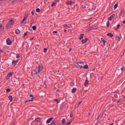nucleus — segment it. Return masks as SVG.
<instances>
[{
  "label": "nucleus",
  "mask_w": 125,
  "mask_h": 125,
  "mask_svg": "<svg viewBox=\"0 0 125 125\" xmlns=\"http://www.w3.org/2000/svg\"><path fill=\"white\" fill-rule=\"evenodd\" d=\"M42 70V64H40L39 65V67L38 68H36L35 70L33 71L32 72L33 75H38L39 74L41 73V72Z\"/></svg>",
  "instance_id": "obj_1"
},
{
  "label": "nucleus",
  "mask_w": 125,
  "mask_h": 125,
  "mask_svg": "<svg viewBox=\"0 0 125 125\" xmlns=\"http://www.w3.org/2000/svg\"><path fill=\"white\" fill-rule=\"evenodd\" d=\"M74 66H75V67H76V68L81 69L83 67V62H76L74 64Z\"/></svg>",
  "instance_id": "obj_2"
},
{
  "label": "nucleus",
  "mask_w": 125,
  "mask_h": 125,
  "mask_svg": "<svg viewBox=\"0 0 125 125\" xmlns=\"http://www.w3.org/2000/svg\"><path fill=\"white\" fill-rule=\"evenodd\" d=\"M13 24H14V21H13V20L9 21L8 24L6 25L7 29H9V28H11V27L13 26Z\"/></svg>",
  "instance_id": "obj_3"
},
{
  "label": "nucleus",
  "mask_w": 125,
  "mask_h": 125,
  "mask_svg": "<svg viewBox=\"0 0 125 125\" xmlns=\"http://www.w3.org/2000/svg\"><path fill=\"white\" fill-rule=\"evenodd\" d=\"M53 120H54V117H51L50 118H49V119H48L47 121H46V124H50V123H51L52 121Z\"/></svg>",
  "instance_id": "obj_4"
},
{
  "label": "nucleus",
  "mask_w": 125,
  "mask_h": 125,
  "mask_svg": "<svg viewBox=\"0 0 125 125\" xmlns=\"http://www.w3.org/2000/svg\"><path fill=\"white\" fill-rule=\"evenodd\" d=\"M87 41H88V38H86L85 39H82L81 42L83 43V44L86 42H87Z\"/></svg>",
  "instance_id": "obj_5"
},
{
  "label": "nucleus",
  "mask_w": 125,
  "mask_h": 125,
  "mask_svg": "<svg viewBox=\"0 0 125 125\" xmlns=\"http://www.w3.org/2000/svg\"><path fill=\"white\" fill-rule=\"evenodd\" d=\"M114 17H115V14H113L111 16H110V17H109L108 19V21H111L114 19Z\"/></svg>",
  "instance_id": "obj_6"
},
{
  "label": "nucleus",
  "mask_w": 125,
  "mask_h": 125,
  "mask_svg": "<svg viewBox=\"0 0 125 125\" xmlns=\"http://www.w3.org/2000/svg\"><path fill=\"white\" fill-rule=\"evenodd\" d=\"M101 41L103 42V45H102V46L103 47H104V46H105V43L106 42L104 39V38H101Z\"/></svg>",
  "instance_id": "obj_7"
},
{
  "label": "nucleus",
  "mask_w": 125,
  "mask_h": 125,
  "mask_svg": "<svg viewBox=\"0 0 125 125\" xmlns=\"http://www.w3.org/2000/svg\"><path fill=\"white\" fill-rule=\"evenodd\" d=\"M6 43L7 44H8V45H10L12 43V42L10 40L8 39L6 41Z\"/></svg>",
  "instance_id": "obj_8"
},
{
  "label": "nucleus",
  "mask_w": 125,
  "mask_h": 125,
  "mask_svg": "<svg viewBox=\"0 0 125 125\" xmlns=\"http://www.w3.org/2000/svg\"><path fill=\"white\" fill-rule=\"evenodd\" d=\"M4 30V27L1 24H0V31L2 32Z\"/></svg>",
  "instance_id": "obj_9"
},
{
  "label": "nucleus",
  "mask_w": 125,
  "mask_h": 125,
  "mask_svg": "<svg viewBox=\"0 0 125 125\" xmlns=\"http://www.w3.org/2000/svg\"><path fill=\"white\" fill-rule=\"evenodd\" d=\"M84 34H81L80 36L79 37V40H83V36Z\"/></svg>",
  "instance_id": "obj_10"
},
{
  "label": "nucleus",
  "mask_w": 125,
  "mask_h": 125,
  "mask_svg": "<svg viewBox=\"0 0 125 125\" xmlns=\"http://www.w3.org/2000/svg\"><path fill=\"white\" fill-rule=\"evenodd\" d=\"M18 61H19L18 60L17 61H13L12 62V65H14V66H15V65H16V64L18 63Z\"/></svg>",
  "instance_id": "obj_11"
},
{
  "label": "nucleus",
  "mask_w": 125,
  "mask_h": 125,
  "mask_svg": "<svg viewBox=\"0 0 125 125\" xmlns=\"http://www.w3.org/2000/svg\"><path fill=\"white\" fill-rule=\"evenodd\" d=\"M74 2L71 0L68 2L67 4H68V5H72V4H74Z\"/></svg>",
  "instance_id": "obj_12"
},
{
  "label": "nucleus",
  "mask_w": 125,
  "mask_h": 125,
  "mask_svg": "<svg viewBox=\"0 0 125 125\" xmlns=\"http://www.w3.org/2000/svg\"><path fill=\"white\" fill-rule=\"evenodd\" d=\"M88 83H89L88 80H85V83H84L85 86H87V85H88Z\"/></svg>",
  "instance_id": "obj_13"
},
{
  "label": "nucleus",
  "mask_w": 125,
  "mask_h": 125,
  "mask_svg": "<svg viewBox=\"0 0 125 125\" xmlns=\"http://www.w3.org/2000/svg\"><path fill=\"white\" fill-rule=\"evenodd\" d=\"M107 36H108V37H110V38H113V37H114V35H113V34L111 33H108L107 34Z\"/></svg>",
  "instance_id": "obj_14"
},
{
  "label": "nucleus",
  "mask_w": 125,
  "mask_h": 125,
  "mask_svg": "<svg viewBox=\"0 0 125 125\" xmlns=\"http://www.w3.org/2000/svg\"><path fill=\"white\" fill-rule=\"evenodd\" d=\"M55 123H56V120L54 119L51 123V125H56V124H55Z\"/></svg>",
  "instance_id": "obj_15"
},
{
  "label": "nucleus",
  "mask_w": 125,
  "mask_h": 125,
  "mask_svg": "<svg viewBox=\"0 0 125 125\" xmlns=\"http://www.w3.org/2000/svg\"><path fill=\"white\" fill-rule=\"evenodd\" d=\"M13 75V72H10L7 75L8 78H10Z\"/></svg>",
  "instance_id": "obj_16"
},
{
  "label": "nucleus",
  "mask_w": 125,
  "mask_h": 125,
  "mask_svg": "<svg viewBox=\"0 0 125 125\" xmlns=\"http://www.w3.org/2000/svg\"><path fill=\"white\" fill-rule=\"evenodd\" d=\"M77 91V88H73L72 90V93H75Z\"/></svg>",
  "instance_id": "obj_17"
},
{
  "label": "nucleus",
  "mask_w": 125,
  "mask_h": 125,
  "mask_svg": "<svg viewBox=\"0 0 125 125\" xmlns=\"http://www.w3.org/2000/svg\"><path fill=\"white\" fill-rule=\"evenodd\" d=\"M8 98H9L10 102H11L12 101V100H13V98L12 96H9L8 97Z\"/></svg>",
  "instance_id": "obj_18"
},
{
  "label": "nucleus",
  "mask_w": 125,
  "mask_h": 125,
  "mask_svg": "<svg viewBox=\"0 0 125 125\" xmlns=\"http://www.w3.org/2000/svg\"><path fill=\"white\" fill-rule=\"evenodd\" d=\"M66 123V119H63L62 121V125H65V123Z\"/></svg>",
  "instance_id": "obj_19"
},
{
  "label": "nucleus",
  "mask_w": 125,
  "mask_h": 125,
  "mask_svg": "<svg viewBox=\"0 0 125 125\" xmlns=\"http://www.w3.org/2000/svg\"><path fill=\"white\" fill-rule=\"evenodd\" d=\"M106 27H107V28H109V27H110V21H107Z\"/></svg>",
  "instance_id": "obj_20"
},
{
  "label": "nucleus",
  "mask_w": 125,
  "mask_h": 125,
  "mask_svg": "<svg viewBox=\"0 0 125 125\" xmlns=\"http://www.w3.org/2000/svg\"><path fill=\"white\" fill-rule=\"evenodd\" d=\"M124 14H125V10L122 9L121 11L120 15H124Z\"/></svg>",
  "instance_id": "obj_21"
},
{
  "label": "nucleus",
  "mask_w": 125,
  "mask_h": 125,
  "mask_svg": "<svg viewBox=\"0 0 125 125\" xmlns=\"http://www.w3.org/2000/svg\"><path fill=\"white\" fill-rule=\"evenodd\" d=\"M15 32L16 34H17V35H19L20 34V30H19V29H17Z\"/></svg>",
  "instance_id": "obj_22"
},
{
  "label": "nucleus",
  "mask_w": 125,
  "mask_h": 125,
  "mask_svg": "<svg viewBox=\"0 0 125 125\" xmlns=\"http://www.w3.org/2000/svg\"><path fill=\"white\" fill-rule=\"evenodd\" d=\"M25 19H23V20L21 21V22L20 23L21 24V26H22V25H23V24H24V21H25Z\"/></svg>",
  "instance_id": "obj_23"
},
{
  "label": "nucleus",
  "mask_w": 125,
  "mask_h": 125,
  "mask_svg": "<svg viewBox=\"0 0 125 125\" xmlns=\"http://www.w3.org/2000/svg\"><path fill=\"white\" fill-rule=\"evenodd\" d=\"M35 122H41V118H37L35 119Z\"/></svg>",
  "instance_id": "obj_24"
},
{
  "label": "nucleus",
  "mask_w": 125,
  "mask_h": 125,
  "mask_svg": "<svg viewBox=\"0 0 125 125\" xmlns=\"http://www.w3.org/2000/svg\"><path fill=\"white\" fill-rule=\"evenodd\" d=\"M117 7H118V3L115 4V5L113 7V8H114V9H117Z\"/></svg>",
  "instance_id": "obj_25"
},
{
  "label": "nucleus",
  "mask_w": 125,
  "mask_h": 125,
  "mask_svg": "<svg viewBox=\"0 0 125 125\" xmlns=\"http://www.w3.org/2000/svg\"><path fill=\"white\" fill-rule=\"evenodd\" d=\"M28 16H29V15L28 14H26L25 15V17H24V19H25L26 20H27V18H28Z\"/></svg>",
  "instance_id": "obj_26"
},
{
  "label": "nucleus",
  "mask_w": 125,
  "mask_h": 125,
  "mask_svg": "<svg viewBox=\"0 0 125 125\" xmlns=\"http://www.w3.org/2000/svg\"><path fill=\"white\" fill-rule=\"evenodd\" d=\"M70 85L71 86H74V85H75V83L74 82H71L70 83Z\"/></svg>",
  "instance_id": "obj_27"
},
{
  "label": "nucleus",
  "mask_w": 125,
  "mask_h": 125,
  "mask_svg": "<svg viewBox=\"0 0 125 125\" xmlns=\"http://www.w3.org/2000/svg\"><path fill=\"white\" fill-rule=\"evenodd\" d=\"M54 101H56V102H57V103H60V100H58L56 99H54Z\"/></svg>",
  "instance_id": "obj_28"
},
{
  "label": "nucleus",
  "mask_w": 125,
  "mask_h": 125,
  "mask_svg": "<svg viewBox=\"0 0 125 125\" xmlns=\"http://www.w3.org/2000/svg\"><path fill=\"white\" fill-rule=\"evenodd\" d=\"M32 29H33V30L34 31H36V30H37V26H33L32 27Z\"/></svg>",
  "instance_id": "obj_29"
},
{
  "label": "nucleus",
  "mask_w": 125,
  "mask_h": 125,
  "mask_svg": "<svg viewBox=\"0 0 125 125\" xmlns=\"http://www.w3.org/2000/svg\"><path fill=\"white\" fill-rule=\"evenodd\" d=\"M83 68L84 69H87L88 68V65L87 64H86L83 67Z\"/></svg>",
  "instance_id": "obj_30"
},
{
  "label": "nucleus",
  "mask_w": 125,
  "mask_h": 125,
  "mask_svg": "<svg viewBox=\"0 0 125 125\" xmlns=\"http://www.w3.org/2000/svg\"><path fill=\"white\" fill-rule=\"evenodd\" d=\"M56 5V2H54L52 4L51 6L52 7H53V6H55Z\"/></svg>",
  "instance_id": "obj_31"
},
{
  "label": "nucleus",
  "mask_w": 125,
  "mask_h": 125,
  "mask_svg": "<svg viewBox=\"0 0 125 125\" xmlns=\"http://www.w3.org/2000/svg\"><path fill=\"white\" fill-rule=\"evenodd\" d=\"M36 12H41V9H40V8H37Z\"/></svg>",
  "instance_id": "obj_32"
},
{
  "label": "nucleus",
  "mask_w": 125,
  "mask_h": 125,
  "mask_svg": "<svg viewBox=\"0 0 125 125\" xmlns=\"http://www.w3.org/2000/svg\"><path fill=\"white\" fill-rule=\"evenodd\" d=\"M116 38L118 39L119 42H120V41H121V39H122V37H119V36H117V37H116Z\"/></svg>",
  "instance_id": "obj_33"
},
{
  "label": "nucleus",
  "mask_w": 125,
  "mask_h": 125,
  "mask_svg": "<svg viewBox=\"0 0 125 125\" xmlns=\"http://www.w3.org/2000/svg\"><path fill=\"white\" fill-rule=\"evenodd\" d=\"M33 24H34V21H31L30 27H32V26H33Z\"/></svg>",
  "instance_id": "obj_34"
},
{
  "label": "nucleus",
  "mask_w": 125,
  "mask_h": 125,
  "mask_svg": "<svg viewBox=\"0 0 125 125\" xmlns=\"http://www.w3.org/2000/svg\"><path fill=\"white\" fill-rule=\"evenodd\" d=\"M16 58H17V59L20 58V55L17 54V56H16Z\"/></svg>",
  "instance_id": "obj_35"
},
{
  "label": "nucleus",
  "mask_w": 125,
  "mask_h": 125,
  "mask_svg": "<svg viewBox=\"0 0 125 125\" xmlns=\"http://www.w3.org/2000/svg\"><path fill=\"white\" fill-rule=\"evenodd\" d=\"M31 101H33V100H26L25 101V103H27V102H30Z\"/></svg>",
  "instance_id": "obj_36"
},
{
  "label": "nucleus",
  "mask_w": 125,
  "mask_h": 125,
  "mask_svg": "<svg viewBox=\"0 0 125 125\" xmlns=\"http://www.w3.org/2000/svg\"><path fill=\"white\" fill-rule=\"evenodd\" d=\"M29 97H32V100H34V96L33 95H30L29 96Z\"/></svg>",
  "instance_id": "obj_37"
},
{
  "label": "nucleus",
  "mask_w": 125,
  "mask_h": 125,
  "mask_svg": "<svg viewBox=\"0 0 125 125\" xmlns=\"http://www.w3.org/2000/svg\"><path fill=\"white\" fill-rule=\"evenodd\" d=\"M120 27H121V25L118 24L117 25V28L116 29V30H118V29H119V28H120Z\"/></svg>",
  "instance_id": "obj_38"
},
{
  "label": "nucleus",
  "mask_w": 125,
  "mask_h": 125,
  "mask_svg": "<svg viewBox=\"0 0 125 125\" xmlns=\"http://www.w3.org/2000/svg\"><path fill=\"white\" fill-rule=\"evenodd\" d=\"M64 26L65 27H67V28H70V27H69V26H68V25H67V24H66V23H65V24H64Z\"/></svg>",
  "instance_id": "obj_39"
},
{
  "label": "nucleus",
  "mask_w": 125,
  "mask_h": 125,
  "mask_svg": "<svg viewBox=\"0 0 125 125\" xmlns=\"http://www.w3.org/2000/svg\"><path fill=\"white\" fill-rule=\"evenodd\" d=\"M7 92H10V88H7L6 89Z\"/></svg>",
  "instance_id": "obj_40"
},
{
  "label": "nucleus",
  "mask_w": 125,
  "mask_h": 125,
  "mask_svg": "<svg viewBox=\"0 0 125 125\" xmlns=\"http://www.w3.org/2000/svg\"><path fill=\"white\" fill-rule=\"evenodd\" d=\"M44 52H46L47 51V48H45L44 49Z\"/></svg>",
  "instance_id": "obj_41"
},
{
  "label": "nucleus",
  "mask_w": 125,
  "mask_h": 125,
  "mask_svg": "<svg viewBox=\"0 0 125 125\" xmlns=\"http://www.w3.org/2000/svg\"><path fill=\"white\" fill-rule=\"evenodd\" d=\"M82 8H86V6H85L84 5H82Z\"/></svg>",
  "instance_id": "obj_42"
},
{
  "label": "nucleus",
  "mask_w": 125,
  "mask_h": 125,
  "mask_svg": "<svg viewBox=\"0 0 125 125\" xmlns=\"http://www.w3.org/2000/svg\"><path fill=\"white\" fill-rule=\"evenodd\" d=\"M71 123H72V122H69L66 123V124H67V125H71Z\"/></svg>",
  "instance_id": "obj_43"
},
{
  "label": "nucleus",
  "mask_w": 125,
  "mask_h": 125,
  "mask_svg": "<svg viewBox=\"0 0 125 125\" xmlns=\"http://www.w3.org/2000/svg\"><path fill=\"white\" fill-rule=\"evenodd\" d=\"M44 85H45V87H46V82L45 81H44Z\"/></svg>",
  "instance_id": "obj_44"
},
{
  "label": "nucleus",
  "mask_w": 125,
  "mask_h": 125,
  "mask_svg": "<svg viewBox=\"0 0 125 125\" xmlns=\"http://www.w3.org/2000/svg\"><path fill=\"white\" fill-rule=\"evenodd\" d=\"M53 34H57V31H55L53 32Z\"/></svg>",
  "instance_id": "obj_45"
},
{
  "label": "nucleus",
  "mask_w": 125,
  "mask_h": 125,
  "mask_svg": "<svg viewBox=\"0 0 125 125\" xmlns=\"http://www.w3.org/2000/svg\"><path fill=\"white\" fill-rule=\"evenodd\" d=\"M70 118H73V113H71Z\"/></svg>",
  "instance_id": "obj_46"
},
{
  "label": "nucleus",
  "mask_w": 125,
  "mask_h": 125,
  "mask_svg": "<svg viewBox=\"0 0 125 125\" xmlns=\"http://www.w3.org/2000/svg\"><path fill=\"white\" fill-rule=\"evenodd\" d=\"M31 13H32V15H35V12L34 11H32Z\"/></svg>",
  "instance_id": "obj_47"
},
{
  "label": "nucleus",
  "mask_w": 125,
  "mask_h": 125,
  "mask_svg": "<svg viewBox=\"0 0 125 125\" xmlns=\"http://www.w3.org/2000/svg\"><path fill=\"white\" fill-rule=\"evenodd\" d=\"M124 69H125V66H123L122 68H121V71H123V70H124Z\"/></svg>",
  "instance_id": "obj_48"
},
{
  "label": "nucleus",
  "mask_w": 125,
  "mask_h": 125,
  "mask_svg": "<svg viewBox=\"0 0 125 125\" xmlns=\"http://www.w3.org/2000/svg\"><path fill=\"white\" fill-rule=\"evenodd\" d=\"M27 35H28V33L26 32V33L24 34V37H26V36H27Z\"/></svg>",
  "instance_id": "obj_49"
},
{
  "label": "nucleus",
  "mask_w": 125,
  "mask_h": 125,
  "mask_svg": "<svg viewBox=\"0 0 125 125\" xmlns=\"http://www.w3.org/2000/svg\"><path fill=\"white\" fill-rule=\"evenodd\" d=\"M93 9L95 10V9H96V6H94V7L93 8Z\"/></svg>",
  "instance_id": "obj_50"
},
{
  "label": "nucleus",
  "mask_w": 125,
  "mask_h": 125,
  "mask_svg": "<svg viewBox=\"0 0 125 125\" xmlns=\"http://www.w3.org/2000/svg\"><path fill=\"white\" fill-rule=\"evenodd\" d=\"M82 102H83L82 101L80 102L79 103V105H81V104H82Z\"/></svg>",
  "instance_id": "obj_51"
},
{
  "label": "nucleus",
  "mask_w": 125,
  "mask_h": 125,
  "mask_svg": "<svg viewBox=\"0 0 125 125\" xmlns=\"http://www.w3.org/2000/svg\"><path fill=\"white\" fill-rule=\"evenodd\" d=\"M55 2H56V3H57V2H58V0H55Z\"/></svg>",
  "instance_id": "obj_52"
},
{
  "label": "nucleus",
  "mask_w": 125,
  "mask_h": 125,
  "mask_svg": "<svg viewBox=\"0 0 125 125\" xmlns=\"http://www.w3.org/2000/svg\"><path fill=\"white\" fill-rule=\"evenodd\" d=\"M33 38H30V41H33Z\"/></svg>",
  "instance_id": "obj_53"
},
{
  "label": "nucleus",
  "mask_w": 125,
  "mask_h": 125,
  "mask_svg": "<svg viewBox=\"0 0 125 125\" xmlns=\"http://www.w3.org/2000/svg\"><path fill=\"white\" fill-rule=\"evenodd\" d=\"M0 52L1 53H2V50H1L0 48Z\"/></svg>",
  "instance_id": "obj_54"
},
{
  "label": "nucleus",
  "mask_w": 125,
  "mask_h": 125,
  "mask_svg": "<svg viewBox=\"0 0 125 125\" xmlns=\"http://www.w3.org/2000/svg\"><path fill=\"white\" fill-rule=\"evenodd\" d=\"M71 50H72V48H70L69 49V51H71Z\"/></svg>",
  "instance_id": "obj_55"
},
{
  "label": "nucleus",
  "mask_w": 125,
  "mask_h": 125,
  "mask_svg": "<svg viewBox=\"0 0 125 125\" xmlns=\"http://www.w3.org/2000/svg\"><path fill=\"white\" fill-rule=\"evenodd\" d=\"M123 24H125V21H123Z\"/></svg>",
  "instance_id": "obj_56"
},
{
  "label": "nucleus",
  "mask_w": 125,
  "mask_h": 125,
  "mask_svg": "<svg viewBox=\"0 0 125 125\" xmlns=\"http://www.w3.org/2000/svg\"><path fill=\"white\" fill-rule=\"evenodd\" d=\"M108 121H110V118H108Z\"/></svg>",
  "instance_id": "obj_57"
},
{
  "label": "nucleus",
  "mask_w": 125,
  "mask_h": 125,
  "mask_svg": "<svg viewBox=\"0 0 125 125\" xmlns=\"http://www.w3.org/2000/svg\"><path fill=\"white\" fill-rule=\"evenodd\" d=\"M64 32H67V30H64Z\"/></svg>",
  "instance_id": "obj_58"
},
{
  "label": "nucleus",
  "mask_w": 125,
  "mask_h": 125,
  "mask_svg": "<svg viewBox=\"0 0 125 125\" xmlns=\"http://www.w3.org/2000/svg\"><path fill=\"white\" fill-rule=\"evenodd\" d=\"M84 91L85 92H87V90H85Z\"/></svg>",
  "instance_id": "obj_59"
},
{
  "label": "nucleus",
  "mask_w": 125,
  "mask_h": 125,
  "mask_svg": "<svg viewBox=\"0 0 125 125\" xmlns=\"http://www.w3.org/2000/svg\"><path fill=\"white\" fill-rule=\"evenodd\" d=\"M111 125H114V123H112Z\"/></svg>",
  "instance_id": "obj_60"
},
{
  "label": "nucleus",
  "mask_w": 125,
  "mask_h": 125,
  "mask_svg": "<svg viewBox=\"0 0 125 125\" xmlns=\"http://www.w3.org/2000/svg\"><path fill=\"white\" fill-rule=\"evenodd\" d=\"M68 125L67 124H64V125Z\"/></svg>",
  "instance_id": "obj_61"
},
{
  "label": "nucleus",
  "mask_w": 125,
  "mask_h": 125,
  "mask_svg": "<svg viewBox=\"0 0 125 125\" xmlns=\"http://www.w3.org/2000/svg\"><path fill=\"white\" fill-rule=\"evenodd\" d=\"M89 116H90V113H89Z\"/></svg>",
  "instance_id": "obj_62"
},
{
  "label": "nucleus",
  "mask_w": 125,
  "mask_h": 125,
  "mask_svg": "<svg viewBox=\"0 0 125 125\" xmlns=\"http://www.w3.org/2000/svg\"><path fill=\"white\" fill-rule=\"evenodd\" d=\"M33 119H32V121H33Z\"/></svg>",
  "instance_id": "obj_63"
},
{
  "label": "nucleus",
  "mask_w": 125,
  "mask_h": 125,
  "mask_svg": "<svg viewBox=\"0 0 125 125\" xmlns=\"http://www.w3.org/2000/svg\"><path fill=\"white\" fill-rule=\"evenodd\" d=\"M13 125H14V124H13Z\"/></svg>",
  "instance_id": "obj_64"
}]
</instances>
